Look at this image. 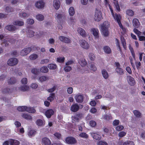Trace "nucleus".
<instances>
[{"mask_svg":"<svg viewBox=\"0 0 145 145\" xmlns=\"http://www.w3.org/2000/svg\"><path fill=\"white\" fill-rule=\"evenodd\" d=\"M79 106L77 103L72 105L71 107V110L73 112H76L79 109Z\"/></svg>","mask_w":145,"mask_h":145,"instance_id":"11","label":"nucleus"},{"mask_svg":"<svg viewBox=\"0 0 145 145\" xmlns=\"http://www.w3.org/2000/svg\"><path fill=\"white\" fill-rule=\"evenodd\" d=\"M27 23L30 25L33 24L34 23V21L32 19H28L27 20Z\"/></svg>","mask_w":145,"mask_h":145,"instance_id":"54","label":"nucleus"},{"mask_svg":"<svg viewBox=\"0 0 145 145\" xmlns=\"http://www.w3.org/2000/svg\"><path fill=\"white\" fill-rule=\"evenodd\" d=\"M133 26L136 28H138L140 25V23L138 20L136 19H134L133 21Z\"/></svg>","mask_w":145,"mask_h":145,"instance_id":"20","label":"nucleus"},{"mask_svg":"<svg viewBox=\"0 0 145 145\" xmlns=\"http://www.w3.org/2000/svg\"><path fill=\"white\" fill-rule=\"evenodd\" d=\"M114 4L115 5V8H116V10L118 12L120 11V9L118 2L117 1H116L115 2H114Z\"/></svg>","mask_w":145,"mask_h":145,"instance_id":"44","label":"nucleus"},{"mask_svg":"<svg viewBox=\"0 0 145 145\" xmlns=\"http://www.w3.org/2000/svg\"><path fill=\"white\" fill-rule=\"evenodd\" d=\"M49 78L47 76H42L39 77V79L40 81L43 82L49 80Z\"/></svg>","mask_w":145,"mask_h":145,"instance_id":"35","label":"nucleus"},{"mask_svg":"<svg viewBox=\"0 0 145 145\" xmlns=\"http://www.w3.org/2000/svg\"><path fill=\"white\" fill-rule=\"evenodd\" d=\"M66 143L69 144H73L76 143L77 141L74 137H69L66 138L65 140Z\"/></svg>","mask_w":145,"mask_h":145,"instance_id":"3","label":"nucleus"},{"mask_svg":"<svg viewBox=\"0 0 145 145\" xmlns=\"http://www.w3.org/2000/svg\"><path fill=\"white\" fill-rule=\"evenodd\" d=\"M102 73L103 77L105 79H107L109 77V75L106 71L103 69L102 71Z\"/></svg>","mask_w":145,"mask_h":145,"instance_id":"25","label":"nucleus"},{"mask_svg":"<svg viewBox=\"0 0 145 145\" xmlns=\"http://www.w3.org/2000/svg\"><path fill=\"white\" fill-rule=\"evenodd\" d=\"M116 72L120 75H122L124 74L123 70L121 68L117 67L116 69Z\"/></svg>","mask_w":145,"mask_h":145,"instance_id":"38","label":"nucleus"},{"mask_svg":"<svg viewBox=\"0 0 145 145\" xmlns=\"http://www.w3.org/2000/svg\"><path fill=\"white\" fill-rule=\"evenodd\" d=\"M36 131L34 130H29L28 133V135L30 137L34 136L36 134Z\"/></svg>","mask_w":145,"mask_h":145,"instance_id":"33","label":"nucleus"},{"mask_svg":"<svg viewBox=\"0 0 145 145\" xmlns=\"http://www.w3.org/2000/svg\"><path fill=\"white\" fill-rule=\"evenodd\" d=\"M65 58L64 57H59L57 58V61L59 63H63L64 61Z\"/></svg>","mask_w":145,"mask_h":145,"instance_id":"50","label":"nucleus"},{"mask_svg":"<svg viewBox=\"0 0 145 145\" xmlns=\"http://www.w3.org/2000/svg\"><path fill=\"white\" fill-rule=\"evenodd\" d=\"M26 108H27V106H19L17 110L18 111L20 112H24L26 111Z\"/></svg>","mask_w":145,"mask_h":145,"instance_id":"28","label":"nucleus"},{"mask_svg":"<svg viewBox=\"0 0 145 145\" xmlns=\"http://www.w3.org/2000/svg\"><path fill=\"white\" fill-rule=\"evenodd\" d=\"M55 96V94L54 93H50V96L48 98V100L50 101L51 102L52 101L54 100Z\"/></svg>","mask_w":145,"mask_h":145,"instance_id":"43","label":"nucleus"},{"mask_svg":"<svg viewBox=\"0 0 145 145\" xmlns=\"http://www.w3.org/2000/svg\"><path fill=\"white\" fill-rule=\"evenodd\" d=\"M89 56L90 59L91 61L94 60L95 58L94 54L91 53L89 54Z\"/></svg>","mask_w":145,"mask_h":145,"instance_id":"59","label":"nucleus"},{"mask_svg":"<svg viewBox=\"0 0 145 145\" xmlns=\"http://www.w3.org/2000/svg\"><path fill=\"white\" fill-rule=\"evenodd\" d=\"M102 17V14L100 11L97 10L95 12L94 19L95 21L99 22L100 21Z\"/></svg>","mask_w":145,"mask_h":145,"instance_id":"2","label":"nucleus"},{"mask_svg":"<svg viewBox=\"0 0 145 145\" xmlns=\"http://www.w3.org/2000/svg\"><path fill=\"white\" fill-rule=\"evenodd\" d=\"M90 69L94 71H95L97 70L96 67H95V65L93 63L91 64Z\"/></svg>","mask_w":145,"mask_h":145,"instance_id":"56","label":"nucleus"},{"mask_svg":"<svg viewBox=\"0 0 145 145\" xmlns=\"http://www.w3.org/2000/svg\"><path fill=\"white\" fill-rule=\"evenodd\" d=\"M109 27V23L108 21H105L101 25L102 34L105 37L108 36L109 35L108 28Z\"/></svg>","mask_w":145,"mask_h":145,"instance_id":"1","label":"nucleus"},{"mask_svg":"<svg viewBox=\"0 0 145 145\" xmlns=\"http://www.w3.org/2000/svg\"><path fill=\"white\" fill-rule=\"evenodd\" d=\"M80 44L81 46L84 48L88 49L89 47L88 43L84 40H80Z\"/></svg>","mask_w":145,"mask_h":145,"instance_id":"8","label":"nucleus"},{"mask_svg":"<svg viewBox=\"0 0 145 145\" xmlns=\"http://www.w3.org/2000/svg\"><path fill=\"white\" fill-rule=\"evenodd\" d=\"M90 134L92 137L96 140H100L101 138V136L100 135L96 133H91Z\"/></svg>","mask_w":145,"mask_h":145,"instance_id":"14","label":"nucleus"},{"mask_svg":"<svg viewBox=\"0 0 145 145\" xmlns=\"http://www.w3.org/2000/svg\"><path fill=\"white\" fill-rule=\"evenodd\" d=\"M53 5L55 8L58 10L60 7V2L59 0H54Z\"/></svg>","mask_w":145,"mask_h":145,"instance_id":"18","label":"nucleus"},{"mask_svg":"<svg viewBox=\"0 0 145 145\" xmlns=\"http://www.w3.org/2000/svg\"><path fill=\"white\" fill-rule=\"evenodd\" d=\"M98 145H108V144L105 142L101 141L99 142Z\"/></svg>","mask_w":145,"mask_h":145,"instance_id":"64","label":"nucleus"},{"mask_svg":"<svg viewBox=\"0 0 145 145\" xmlns=\"http://www.w3.org/2000/svg\"><path fill=\"white\" fill-rule=\"evenodd\" d=\"M36 123L38 126H42L43 125V122L42 120L38 119L36 121Z\"/></svg>","mask_w":145,"mask_h":145,"instance_id":"46","label":"nucleus"},{"mask_svg":"<svg viewBox=\"0 0 145 145\" xmlns=\"http://www.w3.org/2000/svg\"><path fill=\"white\" fill-rule=\"evenodd\" d=\"M16 82V79L13 77H12L9 79L8 80V82L9 84H12L15 83Z\"/></svg>","mask_w":145,"mask_h":145,"instance_id":"30","label":"nucleus"},{"mask_svg":"<svg viewBox=\"0 0 145 145\" xmlns=\"http://www.w3.org/2000/svg\"><path fill=\"white\" fill-rule=\"evenodd\" d=\"M123 145H134V144L132 141H127L124 142Z\"/></svg>","mask_w":145,"mask_h":145,"instance_id":"52","label":"nucleus"},{"mask_svg":"<svg viewBox=\"0 0 145 145\" xmlns=\"http://www.w3.org/2000/svg\"><path fill=\"white\" fill-rule=\"evenodd\" d=\"M8 41L7 39H4L2 40V42L1 43L2 45L3 46L7 47L8 45Z\"/></svg>","mask_w":145,"mask_h":145,"instance_id":"45","label":"nucleus"},{"mask_svg":"<svg viewBox=\"0 0 145 145\" xmlns=\"http://www.w3.org/2000/svg\"><path fill=\"white\" fill-rule=\"evenodd\" d=\"M64 69L65 71L68 72L71 70L72 68L70 66H66L64 67Z\"/></svg>","mask_w":145,"mask_h":145,"instance_id":"60","label":"nucleus"},{"mask_svg":"<svg viewBox=\"0 0 145 145\" xmlns=\"http://www.w3.org/2000/svg\"><path fill=\"white\" fill-rule=\"evenodd\" d=\"M5 28L9 31L12 32L15 31L17 29L14 26L12 25L7 26L5 27Z\"/></svg>","mask_w":145,"mask_h":145,"instance_id":"15","label":"nucleus"},{"mask_svg":"<svg viewBox=\"0 0 145 145\" xmlns=\"http://www.w3.org/2000/svg\"><path fill=\"white\" fill-rule=\"evenodd\" d=\"M103 50L104 52L107 54H110L111 52L110 48L109 47L107 46H105L104 47Z\"/></svg>","mask_w":145,"mask_h":145,"instance_id":"26","label":"nucleus"},{"mask_svg":"<svg viewBox=\"0 0 145 145\" xmlns=\"http://www.w3.org/2000/svg\"><path fill=\"white\" fill-rule=\"evenodd\" d=\"M59 38L61 41L65 43H70L71 42V40L69 37L60 36L59 37Z\"/></svg>","mask_w":145,"mask_h":145,"instance_id":"5","label":"nucleus"},{"mask_svg":"<svg viewBox=\"0 0 145 145\" xmlns=\"http://www.w3.org/2000/svg\"><path fill=\"white\" fill-rule=\"evenodd\" d=\"M42 142L45 145H50L51 142L50 140L48 138L44 137L42 139Z\"/></svg>","mask_w":145,"mask_h":145,"instance_id":"19","label":"nucleus"},{"mask_svg":"<svg viewBox=\"0 0 145 145\" xmlns=\"http://www.w3.org/2000/svg\"><path fill=\"white\" fill-rule=\"evenodd\" d=\"M133 31L137 35L138 37L141 34V32L135 28L134 29Z\"/></svg>","mask_w":145,"mask_h":145,"instance_id":"58","label":"nucleus"},{"mask_svg":"<svg viewBox=\"0 0 145 145\" xmlns=\"http://www.w3.org/2000/svg\"><path fill=\"white\" fill-rule=\"evenodd\" d=\"M44 5L45 3L43 1H37L35 4V7L39 9H43Z\"/></svg>","mask_w":145,"mask_h":145,"instance_id":"9","label":"nucleus"},{"mask_svg":"<svg viewBox=\"0 0 145 145\" xmlns=\"http://www.w3.org/2000/svg\"><path fill=\"white\" fill-rule=\"evenodd\" d=\"M78 31L79 33L83 37H85L86 36V32L82 28L80 27L78 28Z\"/></svg>","mask_w":145,"mask_h":145,"instance_id":"21","label":"nucleus"},{"mask_svg":"<svg viewBox=\"0 0 145 145\" xmlns=\"http://www.w3.org/2000/svg\"><path fill=\"white\" fill-rule=\"evenodd\" d=\"M48 67L50 69L54 70L56 69L57 68V66L55 64H49L48 66Z\"/></svg>","mask_w":145,"mask_h":145,"instance_id":"40","label":"nucleus"},{"mask_svg":"<svg viewBox=\"0 0 145 145\" xmlns=\"http://www.w3.org/2000/svg\"><path fill=\"white\" fill-rule=\"evenodd\" d=\"M54 114V112L51 109H48L45 112V115L48 118H50L51 116Z\"/></svg>","mask_w":145,"mask_h":145,"instance_id":"12","label":"nucleus"},{"mask_svg":"<svg viewBox=\"0 0 145 145\" xmlns=\"http://www.w3.org/2000/svg\"><path fill=\"white\" fill-rule=\"evenodd\" d=\"M36 19L39 21H42L44 20V16L41 14H39L36 16Z\"/></svg>","mask_w":145,"mask_h":145,"instance_id":"31","label":"nucleus"},{"mask_svg":"<svg viewBox=\"0 0 145 145\" xmlns=\"http://www.w3.org/2000/svg\"><path fill=\"white\" fill-rule=\"evenodd\" d=\"M29 89V87L27 86H22L20 87V90L23 91H27Z\"/></svg>","mask_w":145,"mask_h":145,"instance_id":"49","label":"nucleus"},{"mask_svg":"<svg viewBox=\"0 0 145 145\" xmlns=\"http://www.w3.org/2000/svg\"><path fill=\"white\" fill-rule=\"evenodd\" d=\"M34 32L32 30L28 29L27 31V36L29 37H32L34 36Z\"/></svg>","mask_w":145,"mask_h":145,"instance_id":"22","label":"nucleus"},{"mask_svg":"<svg viewBox=\"0 0 145 145\" xmlns=\"http://www.w3.org/2000/svg\"><path fill=\"white\" fill-rule=\"evenodd\" d=\"M82 117L83 115L82 114L77 113L74 116V117L72 116V118H73L75 120L77 121L78 122V121Z\"/></svg>","mask_w":145,"mask_h":145,"instance_id":"16","label":"nucleus"},{"mask_svg":"<svg viewBox=\"0 0 145 145\" xmlns=\"http://www.w3.org/2000/svg\"><path fill=\"white\" fill-rule=\"evenodd\" d=\"M18 62V59L16 58H12L7 61L8 64L10 66H13L16 65Z\"/></svg>","mask_w":145,"mask_h":145,"instance_id":"4","label":"nucleus"},{"mask_svg":"<svg viewBox=\"0 0 145 145\" xmlns=\"http://www.w3.org/2000/svg\"><path fill=\"white\" fill-rule=\"evenodd\" d=\"M31 72L33 74L37 75L39 72V70L37 68H33L31 69Z\"/></svg>","mask_w":145,"mask_h":145,"instance_id":"42","label":"nucleus"},{"mask_svg":"<svg viewBox=\"0 0 145 145\" xmlns=\"http://www.w3.org/2000/svg\"><path fill=\"white\" fill-rule=\"evenodd\" d=\"M121 44H122L123 48H126V43L125 40V39L123 37H121Z\"/></svg>","mask_w":145,"mask_h":145,"instance_id":"51","label":"nucleus"},{"mask_svg":"<svg viewBox=\"0 0 145 145\" xmlns=\"http://www.w3.org/2000/svg\"><path fill=\"white\" fill-rule=\"evenodd\" d=\"M22 116L25 119L27 120H30L32 119L31 116L29 115L26 114H23Z\"/></svg>","mask_w":145,"mask_h":145,"instance_id":"36","label":"nucleus"},{"mask_svg":"<svg viewBox=\"0 0 145 145\" xmlns=\"http://www.w3.org/2000/svg\"><path fill=\"white\" fill-rule=\"evenodd\" d=\"M79 63L82 67L84 66L86 64L85 60L84 59H80L79 61Z\"/></svg>","mask_w":145,"mask_h":145,"instance_id":"37","label":"nucleus"},{"mask_svg":"<svg viewBox=\"0 0 145 145\" xmlns=\"http://www.w3.org/2000/svg\"><path fill=\"white\" fill-rule=\"evenodd\" d=\"M113 16L114 17V19L117 20V22L118 23V24L119 25L120 27L122 29H123V26L121 22L120 18V16L118 15L117 14H115V15H114V14Z\"/></svg>","mask_w":145,"mask_h":145,"instance_id":"13","label":"nucleus"},{"mask_svg":"<svg viewBox=\"0 0 145 145\" xmlns=\"http://www.w3.org/2000/svg\"><path fill=\"white\" fill-rule=\"evenodd\" d=\"M133 113L135 116L138 118H140L141 115V113L137 110H133Z\"/></svg>","mask_w":145,"mask_h":145,"instance_id":"39","label":"nucleus"},{"mask_svg":"<svg viewBox=\"0 0 145 145\" xmlns=\"http://www.w3.org/2000/svg\"><path fill=\"white\" fill-rule=\"evenodd\" d=\"M126 12L127 14L130 16H132L134 14V12L131 10H127Z\"/></svg>","mask_w":145,"mask_h":145,"instance_id":"47","label":"nucleus"},{"mask_svg":"<svg viewBox=\"0 0 145 145\" xmlns=\"http://www.w3.org/2000/svg\"><path fill=\"white\" fill-rule=\"evenodd\" d=\"M91 31L94 35L96 38L98 37L99 31L97 29L93 28L91 29Z\"/></svg>","mask_w":145,"mask_h":145,"instance_id":"23","label":"nucleus"},{"mask_svg":"<svg viewBox=\"0 0 145 145\" xmlns=\"http://www.w3.org/2000/svg\"><path fill=\"white\" fill-rule=\"evenodd\" d=\"M31 50V48L30 47L25 48L21 51L20 55L22 56L26 55L30 52Z\"/></svg>","mask_w":145,"mask_h":145,"instance_id":"7","label":"nucleus"},{"mask_svg":"<svg viewBox=\"0 0 145 145\" xmlns=\"http://www.w3.org/2000/svg\"><path fill=\"white\" fill-rule=\"evenodd\" d=\"M123 128V127L122 125L118 126L116 128V130L118 131L122 130Z\"/></svg>","mask_w":145,"mask_h":145,"instance_id":"62","label":"nucleus"},{"mask_svg":"<svg viewBox=\"0 0 145 145\" xmlns=\"http://www.w3.org/2000/svg\"><path fill=\"white\" fill-rule=\"evenodd\" d=\"M29 57L31 59L34 60L38 57V56L36 54H32Z\"/></svg>","mask_w":145,"mask_h":145,"instance_id":"53","label":"nucleus"},{"mask_svg":"<svg viewBox=\"0 0 145 145\" xmlns=\"http://www.w3.org/2000/svg\"><path fill=\"white\" fill-rule=\"evenodd\" d=\"M56 86H54L53 88H52L49 89H48L47 91L49 92H51L52 93L54 91H55V90L56 89Z\"/></svg>","mask_w":145,"mask_h":145,"instance_id":"55","label":"nucleus"},{"mask_svg":"<svg viewBox=\"0 0 145 145\" xmlns=\"http://www.w3.org/2000/svg\"><path fill=\"white\" fill-rule=\"evenodd\" d=\"M21 83L24 84H26L27 82V80L26 78H24L22 79L21 81Z\"/></svg>","mask_w":145,"mask_h":145,"instance_id":"61","label":"nucleus"},{"mask_svg":"<svg viewBox=\"0 0 145 145\" xmlns=\"http://www.w3.org/2000/svg\"><path fill=\"white\" fill-rule=\"evenodd\" d=\"M19 16L22 18L27 17L30 16V14L25 12H21L19 14Z\"/></svg>","mask_w":145,"mask_h":145,"instance_id":"32","label":"nucleus"},{"mask_svg":"<svg viewBox=\"0 0 145 145\" xmlns=\"http://www.w3.org/2000/svg\"><path fill=\"white\" fill-rule=\"evenodd\" d=\"M7 39L8 42L12 44L14 43L15 41V40L12 37L8 38Z\"/></svg>","mask_w":145,"mask_h":145,"instance_id":"57","label":"nucleus"},{"mask_svg":"<svg viewBox=\"0 0 145 145\" xmlns=\"http://www.w3.org/2000/svg\"><path fill=\"white\" fill-rule=\"evenodd\" d=\"M127 79L129 84L131 86L134 85L135 82L134 79L130 76H127Z\"/></svg>","mask_w":145,"mask_h":145,"instance_id":"10","label":"nucleus"},{"mask_svg":"<svg viewBox=\"0 0 145 145\" xmlns=\"http://www.w3.org/2000/svg\"><path fill=\"white\" fill-rule=\"evenodd\" d=\"M14 25L22 26L24 24V23L22 21H16L13 22Z\"/></svg>","mask_w":145,"mask_h":145,"instance_id":"24","label":"nucleus"},{"mask_svg":"<svg viewBox=\"0 0 145 145\" xmlns=\"http://www.w3.org/2000/svg\"><path fill=\"white\" fill-rule=\"evenodd\" d=\"M26 112L31 113H34L36 112V110L33 108L31 107H27V108H26Z\"/></svg>","mask_w":145,"mask_h":145,"instance_id":"27","label":"nucleus"},{"mask_svg":"<svg viewBox=\"0 0 145 145\" xmlns=\"http://www.w3.org/2000/svg\"><path fill=\"white\" fill-rule=\"evenodd\" d=\"M69 15L71 16H73L75 13L74 9L73 7H71L69 10Z\"/></svg>","mask_w":145,"mask_h":145,"instance_id":"34","label":"nucleus"},{"mask_svg":"<svg viewBox=\"0 0 145 145\" xmlns=\"http://www.w3.org/2000/svg\"><path fill=\"white\" fill-rule=\"evenodd\" d=\"M38 86V85L37 84L34 83H33L31 84V87L33 89H36L37 88Z\"/></svg>","mask_w":145,"mask_h":145,"instance_id":"63","label":"nucleus"},{"mask_svg":"<svg viewBox=\"0 0 145 145\" xmlns=\"http://www.w3.org/2000/svg\"><path fill=\"white\" fill-rule=\"evenodd\" d=\"M5 12L7 13L12 12H14V10L12 7L8 6L5 8Z\"/></svg>","mask_w":145,"mask_h":145,"instance_id":"29","label":"nucleus"},{"mask_svg":"<svg viewBox=\"0 0 145 145\" xmlns=\"http://www.w3.org/2000/svg\"><path fill=\"white\" fill-rule=\"evenodd\" d=\"M74 98L76 102L81 103L83 101L84 97L82 94H78L75 96Z\"/></svg>","mask_w":145,"mask_h":145,"instance_id":"6","label":"nucleus"},{"mask_svg":"<svg viewBox=\"0 0 145 145\" xmlns=\"http://www.w3.org/2000/svg\"><path fill=\"white\" fill-rule=\"evenodd\" d=\"M40 71L42 73H46L48 71V69L46 67H42L40 69Z\"/></svg>","mask_w":145,"mask_h":145,"instance_id":"41","label":"nucleus"},{"mask_svg":"<svg viewBox=\"0 0 145 145\" xmlns=\"http://www.w3.org/2000/svg\"><path fill=\"white\" fill-rule=\"evenodd\" d=\"M79 136L81 137L84 138H87L88 137V135L86 133H81L80 134Z\"/></svg>","mask_w":145,"mask_h":145,"instance_id":"48","label":"nucleus"},{"mask_svg":"<svg viewBox=\"0 0 145 145\" xmlns=\"http://www.w3.org/2000/svg\"><path fill=\"white\" fill-rule=\"evenodd\" d=\"M10 145H19L20 142L16 140L11 139L9 141Z\"/></svg>","mask_w":145,"mask_h":145,"instance_id":"17","label":"nucleus"}]
</instances>
